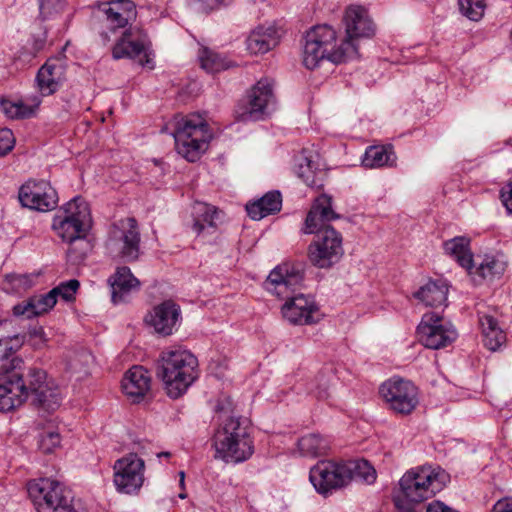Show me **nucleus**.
<instances>
[{
  "label": "nucleus",
  "mask_w": 512,
  "mask_h": 512,
  "mask_svg": "<svg viewBox=\"0 0 512 512\" xmlns=\"http://www.w3.org/2000/svg\"><path fill=\"white\" fill-rule=\"evenodd\" d=\"M488 336L482 337L484 346L490 351L499 350L506 342V333L503 329L489 331Z\"/></svg>",
  "instance_id": "45"
},
{
  "label": "nucleus",
  "mask_w": 512,
  "mask_h": 512,
  "mask_svg": "<svg viewBox=\"0 0 512 512\" xmlns=\"http://www.w3.org/2000/svg\"><path fill=\"white\" fill-rule=\"evenodd\" d=\"M66 67L58 58H50L39 69L36 82L42 96L54 94L65 80Z\"/></svg>",
  "instance_id": "23"
},
{
  "label": "nucleus",
  "mask_w": 512,
  "mask_h": 512,
  "mask_svg": "<svg viewBox=\"0 0 512 512\" xmlns=\"http://www.w3.org/2000/svg\"><path fill=\"white\" fill-rule=\"evenodd\" d=\"M478 324L481 330L482 337L488 336L489 331L502 329L498 324V311L493 307L478 304L477 306Z\"/></svg>",
  "instance_id": "39"
},
{
  "label": "nucleus",
  "mask_w": 512,
  "mask_h": 512,
  "mask_svg": "<svg viewBox=\"0 0 512 512\" xmlns=\"http://www.w3.org/2000/svg\"><path fill=\"white\" fill-rule=\"evenodd\" d=\"M26 378L29 396L32 397L35 406L47 412H52L60 406V390L52 380H48L44 370L30 368Z\"/></svg>",
  "instance_id": "17"
},
{
  "label": "nucleus",
  "mask_w": 512,
  "mask_h": 512,
  "mask_svg": "<svg viewBox=\"0 0 512 512\" xmlns=\"http://www.w3.org/2000/svg\"><path fill=\"white\" fill-rule=\"evenodd\" d=\"M445 252L453 257L461 267L471 270L474 267L470 250V239L464 236L454 237L444 243Z\"/></svg>",
  "instance_id": "33"
},
{
  "label": "nucleus",
  "mask_w": 512,
  "mask_h": 512,
  "mask_svg": "<svg viewBox=\"0 0 512 512\" xmlns=\"http://www.w3.org/2000/svg\"><path fill=\"white\" fill-rule=\"evenodd\" d=\"M293 171L307 186L320 188L323 186L322 171L318 169L311 155L303 150L294 157Z\"/></svg>",
  "instance_id": "26"
},
{
  "label": "nucleus",
  "mask_w": 512,
  "mask_h": 512,
  "mask_svg": "<svg viewBox=\"0 0 512 512\" xmlns=\"http://www.w3.org/2000/svg\"><path fill=\"white\" fill-rule=\"evenodd\" d=\"M449 482V475L441 468L423 466L406 472L400 479L401 496L394 499L403 512H414L413 503L432 498Z\"/></svg>",
  "instance_id": "4"
},
{
  "label": "nucleus",
  "mask_w": 512,
  "mask_h": 512,
  "mask_svg": "<svg viewBox=\"0 0 512 512\" xmlns=\"http://www.w3.org/2000/svg\"><path fill=\"white\" fill-rule=\"evenodd\" d=\"M459 10L462 15L472 21L480 20L485 12V0H458Z\"/></svg>",
  "instance_id": "41"
},
{
  "label": "nucleus",
  "mask_w": 512,
  "mask_h": 512,
  "mask_svg": "<svg viewBox=\"0 0 512 512\" xmlns=\"http://www.w3.org/2000/svg\"><path fill=\"white\" fill-rule=\"evenodd\" d=\"M274 102L273 82L267 78L261 79L248 92L247 101L238 116L242 121L263 119Z\"/></svg>",
  "instance_id": "18"
},
{
  "label": "nucleus",
  "mask_w": 512,
  "mask_h": 512,
  "mask_svg": "<svg viewBox=\"0 0 512 512\" xmlns=\"http://www.w3.org/2000/svg\"><path fill=\"white\" fill-rule=\"evenodd\" d=\"M396 161L395 153L391 146H370L366 149L362 164L366 168H381L392 166Z\"/></svg>",
  "instance_id": "36"
},
{
  "label": "nucleus",
  "mask_w": 512,
  "mask_h": 512,
  "mask_svg": "<svg viewBox=\"0 0 512 512\" xmlns=\"http://www.w3.org/2000/svg\"><path fill=\"white\" fill-rule=\"evenodd\" d=\"M19 200L29 209L46 212L56 207L58 196L50 183L44 180H29L21 186Z\"/></svg>",
  "instance_id": "19"
},
{
  "label": "nucleus",
  "mask_w": 512,
  "mask_h": 512,
  "mask_svg": "<svg viewBox=\"0 0 512 512\" xmlns=\"http://www.w3.org/2000/svg\"><path fill=\"white\" fill-rule=\"evenodd\" d=\"M419 341L429 349H441L452 344L458 334L454 326L440 315L430 312L423 315L417 328Z\"/></svg>",
  "instance_id": "16"
},
{
  "label": "nucleus",
  "mask_w": 512,
  "mask_h": 512,
  "mask_svg": "<svg viewBox=\"0 0 512 512\" xmlns=\"http://www.w3.org/2000/svg\"><path fill=\"white\" fill-rule=\"evenodd\" d=\"M215 457L226 463H241L254 453V443L249 426L238 417L225 419L213 438Z\"/></svg>",
  "instance_id": "5"
},
{
  "label": "nucleus",
  "mask_w": 512,
  "mask_h": 512,
  "mask_svg": "<svg viewBox=\"0 0 512 512\" xmlns=\"http://www.w3.org/2000/svg\"><path fill=\"white\" fill-rule=\"evenodd\" d=\"M198 59L201 68L208 73L220 72L231 66L230 61H228L224 56L207 47H201L199 49Z\"/></svg>",
  "instance_id": "38"
},
{
  "label": "nucleus",
  "mask_w": 512,
  "mask_h": 512,
  "mask_svg": "<svg viewBox=\"0 0 512 512\" xmlns=\"http://www.w3.org/2000/svg\"><path fill=\"white\" fill-rule=\"evenodd\" d=\"M315 394L320 399H325L329 396V394H328V379H326L323 383H321L317 387Z\"/></svg>",
  "instance_id": "53"
},
{
  "label": "nucleus",
  "mask_w": 512,
  "mask_h": 512,
  "mask_svg": "<svg viewBox=\"0 0 512 512\" xmlns=\"http://www.w3.org/2000/svg\"><path fill=\"white\" fill-rule=\"evenodd\" d=\"M151 377L142 366H133L122 379L124 393L134 400L142 399L150 390Z\"/></svg>",
  "instance_id": "25"
},
{
  "label": "nucleus",
  "mask_w": 512,
  "mask_h": 512,
  "mask_svg": "<svg viewBox=\"0 0 512 512\" xmlns=\"http://www.w3.org/2000/svg\"><path fill=\"white\" fill-rule=\"evenodd\" d=\"M186 497H187L186 493H180L179 494V498H181V499H185Z\"/></svg>",
  "instance_id": "57"
},
{
  "label": "nucleus",
  "mask_w": 512,
  "mask_h": 512,
  "mask_svg": "<svg viewBox=\"0 0 512 512\" xmlns=\"http://www.w3.org/2000/svg\"><path fill=\"white\" fill-rule=\"evenodd\" d=\"M172 135L179 155L189 162L197 161L206 151L212 132L206 120L199 114L176 116Z\"/></svg>",
  "instance_id": "7"
},
{
  "label": "nucleus",
  "mask_w": 512,
  "mask_h": 512,
  "mask_svg": "<svg viewBox=\"0 0 512 512\" xmlns=\"http://www.w3.org/2000/svg\"><path fill=\"white\" fill-rule=\"evenodd\" d=\"M79 285L80 284L78 280L71 279L67 282L59 284L57 287L50 290V293L56 300L60 296L65 301H71L74 299L75 294L79 288Z\"/></svg>",
  "instance_id": "42"
},
{
  "label": "nucleus",
  "mask_w": 512,
  "mask_h": 512,
  "mask_svg": "<svg viewBox=\"0 0 512 512\" xmlns=\"http://www.w3.org/2000/svg\"><path fill=\"white\" fill-rule=\"evenodd\" d=\"M30 339L36 348L45 346L47 342V337L42 327L34 328L30 333Z\"/></svg>",
  "instance_id": "49"
},
{
  "label": "nucleus",
  "mask_w": 512,
  "mask_h": 512,
  "mask_svg": "<svg viewBox=\"0 0 512 512\" xmlns=\"http://www.w3.org/2000/svg\"><path fill=\"white\" fill-rule=\"evenodd\" d=\"M379 393L388 408L401 415H408L418 405V389L409 380L393 377L383 382Z\"/></svg>",
  "instance_id": "14"
},
{
  "label": "nucleus",
  "mask_w": 512,
  "mask_h": 512,
  "mask_svg": "<svg viewBox=\"0 0 512 512\" xmlns=\"http://www.w3.org/2000/svg\"><path fill=\"white\" fill-rule=\"evenodd\" d=\"M491 512H512V498L499 499L492 507Z\"/></svg>",
  "instance_id": "50"
},
{
  "label": "nucleus",
  "mask_w": 512,
  "mask_h": 512,
  "mask_svg": "<svg viewBox=\"0 0 512 512\" xmlns=\"http://www.w3.org/2000/svg\"><path fill=\"white\" fill-rule=\"evenodd\" d=\"M341 49V42H336V32L328 25H318L307 32L303 50V64L312 70L325 58L341 63L346 60H335L333 54Z\"/></svg>",
  "instance_id": "11"
},
{
  "label": "nucleus",
  "mask_w": 512,
  "mask_h": 512,
  "mask_svg": "<svg viewBox=\"0 0 512 512\" xmlns=\"http://www.w3.org/2000/svg\"><path fill=\"white\" fill-rule=\"evenodd\" d=\"M108 283L114 304L127 301L133 292L140 289V281L126 266L117 267L116 271L108 278Z\"/></svg>",
  "instance_id": "24"
},
{
  "label": "nucleus",
  "mask_w": 512,
  "mask_h": 512,
  "mask_svg": "<svg viewBox=\"0 0 512 512\" xmlns=\"http://www.w3.org/2000/svg\"><path fill=\"white\" fill-rule=\"evenodd\" d=\"M113 472V483L117 492L136 495L145 480V462L136 453H129L115 461Z\"/></svg>",
  "instance_id": "15"
},
{
  "label": "nucleus",
  "mask_w": 512,
  "mask_h": 512,
  "mask_svg": "<svg viewBox=\"0 0 512 512\" xmlns=\"http://www.w3.org/2000/svg\"><path fill=\"white\" fill-rule=\"evenodd\" d=\"M315 239L308 247V257L318 268H330L344 254L342 235L334 228L316 231Z\"/></svg>",
  "instance_id": "13"
},
{
  "label": "nucleus",
  "mask_w": 512,
  "mask_h": 512,
  "mask_svg": "<svg viewBox=\"0 0 512 512\" xmlns=\"http://www.w3.org/2000/svg\"><path fill=\"white\" fill-rule=\"evenodd\" d=\"M282 207V196L279 191H270L259 200L246 205L248 215L253 220H260L270 214L277 213Z\"/></svg>",
  "instance_id": "31"
},
{
  "label": "nucleus",
  "mask_w": 512,
  "mask_h": 512,
  "mask_svg": "<svg viewBox=\"0 0 512 512\" xmlns=\"http://www.w3.org/2000/svg\"><path fill=\"white\" fill-rule=\"evenodd\" d=\"M21 345V341L17 335H11L8 332L2 333L0 337V359L9 357Z\"/></svg>",
  "instance_id": "43"
},
{
  "label": "nucleus",
  "mask_w": 512,
  "mask_h": 512,
  "mask_svg": "<svg viewBox=\"0 0 512 512\" xmlns=\"http://www.w3.org/2000/svg\"><path fill=\"white\" fill-rule=\"evenodd\" d=\"M376 477V470L364 459L319 461L311 468L309 475L316 491L324 495L342 489L352 481L372 484Z\"/></svg>",
  "instance_id": "2"
},
{
  "label": "nucleus",
  "mask_w": 512,
  "mask_h": 512,
  "mask_svg": "<svg viewBox=\"0 0 512 512\" xmlns=\"http://www.w3.org/2000/svg\"><path fill=\"white\" fill-rule=\"evenodd\" d=\"M42 100L39 96H32L25 101L0 100V109L10 119H23L33 116L38 110Z\"/></svg>",
  "instance_id": "30"
},
{
  "label": "nucleus",
  "mask_w": 512,
  "mask_h": 512,
  "mask_svg": "<svg viewBox=\"0 0 512 512\" xmlns=\"http://www.w3.org/2000/svg\"><path fill=\"white\" fill-rule=\"evenodd\" d=\"M302 281L303 271L299 265L283 263L270 272L265 287L277 297L287 299L282 306V315L287 321L298 325L316 324L323 314L314 298L303 294L291 296Z\"/></svg>",
  "instance_id": "1"
},
{
  "label": "nucleus",
  "mask_w": 512,
  "mask_h": 512,
  "mask_svg": "<svg viewBox=\"0 0 512 512\" xmlns=\"http://www.w3.org/2000/svg\"><path fill=\"white\" fill-rule=\"evenodd\" d=\"M91 210L87 201L76 196L61 206L53 217L52 229L64 242L80 241L82 246H88L85 239L91 227Z\"/></svg>",
  "instance_id": "8"
},
{
  "label": "nucleus",
  "mask_w": 512,
  "mask_h": 512,
  "mask_svg": "<svg viewBox=\"0 0 512 512\" xmlns=\"http://www.w3.org/2000/svg\"><path fill=\"white\" fill-rule=\"evenodd\" d=\"M194 211L195 220L192 229L197 235L216 228V221L219 215L216 207L206 203H198L194 207Z\"/></svg>",
  "instance_id": "37"
},
{
  "label": "nucleus",
  "mask_w": 512,
  "mask_h": 512,
  "mask_svg": "<svg viewBox=\"0 0 512 512\" xmlns=\"http://www.w3.org/2000/svg\"><path fill=\"white\" fill-rule=\"evenodd\" d=\"M180 486H181L182 489H184V482L180 481Z\"/></svg>",
  "instance_id": "58"
},
{
  "label": "nucleus",
  "mask_w": 512,
  "mask_h": 512,
  "mask_svg": "<svg viewBox=\"0 0 512 512\" xmlns=\"http://www.w3.org/2000/svg\"><path fill=\"white\" fill-rule=\"evenodd\" d=\"M297 447L300 455L316 458L327 454L330 449V441L318 433H310L298 440Z\"/></svg>",
  "instance_id": "35"
},
{
  "label": "nucleus",
  "mask_w": 512,
  "mask_h": 512,
  "mask_svg": "<svg viewBox=\"0 0 512 512\" xmlns=\"http://www.w3.org/2000/svg\"><path fill=\"white\" fill-rule=\"evenodd\" d=\"M36 278L27 274H10L6 276L3 287L7 292L21 294L35 284Z\"/></svg>",
  "instance_id": "40"
},
{
  "label": "nucleus",
  "mask_w": 512,
  "mask_h": 512,
  "mask_svg": "<svg viewBox=\"0 0 512 512\" xmlns=\"http://www.w3.org/2000/svg\"><path fill=\"white\" fill-rule=\"evenodd\" d=\"M162 456L169 457L170 453L169 452H162V453L158 454V457H162Z\"/></svg>",
  "instance_id": "55"
},
{
  "label": "nucleus",
  "mask_w": 512,
  "mask_h": 512,
  "mask_svg": "<svg viewBox=\"0 0 512 512\" xmlns=\"http://www.w3.org/2000/svg\"><path fill=\"white\" fill-rule=\"evenodd\" d=\"M136 16V6L130 0H110L92 5L94 30L103 45H107L120 32L132 25Z\"/></svg>",
  "instance_id": "6"
},
{
  "label": "nucleus",
  "mask_w": 512,
  "mask_h": 512,
  "mask_svg": "<svg viewBox=\"0 0 512 512\" xmlns=\"http://www.w3.org/2000/svg\"><path fill=\"white\" fill-rule=\"evenodd\" d=\"M29 397L27 379L13 370L0 377V411L8 412L20 407Z\"/></svg>",
  "instance_id": "20"
},
{
  "label": "nucleus",
  "mask_w": 512,
  "mask_h": 512,
  "mask_svg": "<svg viewBox=\"0 0 512 512\" xmlns=\"http://www.w3.org/2000/svg\"><path fill=\"white\" fill-rule=\"evenodd\" d=\"M280 36L275 28L259 27L252 31L246 40V48L250 54H264L279 43Z\"/></svg>",
  "instance_id": "29"
},
{
  "label": "nucleus",
  "mask_w": 512,
  "mask_h": 512,
  "mask_svg": "<svg viewBox=\"0 0 512 512\" xmlns=\"http://www.w3.org/2000/svg\"><path fill=\"white\" fill-rule=\"evenodd\" d=\"M340 218V215L333 209L332 197L321 194L312 203L304 221L302 232L312 234L326 228H333L330 222Z\"/></svg>",
  "instance_id": "21"
},
{
  "label": "nucleus",
  "mask_w": 512,
  "mask_h": 512,
  "mask_svg": "<svg viewBox=\"0 0 512 512\" xmlns=\"http://www.w3.org/2000/svg\"><path fill=\"white\" fill-rule=\"evenodd\" d=\"M343 23L345 37L340 41L341 49L333 54L335 60H352L358 57V40L375 35L376 26L368 10L360 5L346 8Z\"/></svg>",
  "instance_id": "9"
},
{
  "label": "nucleus",
  "mask_w": 512,
  "mask_h": 512,
  "mask_svg": "<svg viewBox=\"0 0 512 512\" xmlns=\"http://www.w3.org/2000/svg\"><path fill=\"white\" fill-rule=\"evenodd\" d=\"M120 224L122 229L120 240L123 243L120 256L127 262L135 261L140 252V233L137 221L134 218H127Z\"/></svg>",
  "instance_id": "27"
},
{
  "label": "nucleus",
  "mask_w": 512,
  "mask_h": 512,
  "mask_svg": "<svg viewBox=\"0 0 512 512\" xmlns=\"http://www.w3.org/2000/svg\"><path fill=\"white\" fill-rule=\"evenodd\" d=\"M80 241L68 242L70 244L67 250V257L73 264H78L84 260L87 254L89 245L86 247L79 244Z\"/></svg>",
  "instance_id": "46"
},
{
  "label": "nucleus",
  "mask_w": 512,
  "mask_h": 512,
  "mask_svg": "<svg viewBox=\"0 0 512 512\" xmlns=\"http://www.w3.org/2000/svg\"><path fill=\"white\" fill-rule=\"evenodd\" d=\"M115 39L111 50L114 60L138 58L141 66H147L150 69L154 67L150 41L141 29L130 25Z\"/></svg>",
  "instance_id": "12"
},
{
  "label": "nucleus",
  "mask_w": 512,
  "mask_h": 512,
  "mask_svg": "<svg viewBox=\"0 0 512 512\" xmlns=\"http://www.w3.org/2000/svg\"><path fill=\"white\" fill-rule=\"evenodd\" d=\"M448 295V286L442 281H429L422 286L415 297L426 306L440 307L446 304Z\"/></svg>",
  "instance_id": "32"
},
{
  "label": "nucleus",
  "mask_w": 512,
  "mask_h": 512,
  "mask_svg": "<svg viewBox=\"0 0 512 512\" xmlns=\"http://www.w3.org/2000/svg\"><path fill=\"white\" fill-rule=\"evenodd\" d=\"M56 304V299L50 291L44 295H33L27 300L13 307L15 316H23L27 319L37 317L49 312Z\"/></svg>",
  "instance_id": "28"
},
{
  "label": "nucleus",
  "mask_w": 512,
  "mask_h": 512,
  "mask_svg": "<svg viewBox=\"0 0 512 512\" xmlns=\"http://www.w3.org/2000/svg\"><path fill=\"white\" fill-rule=\"evenodd\" d=\"M15 145L13 132L8 128L0 129V153L2 156L9 153Z\"/></svg>",
  "instance_id": "47"
},
{
  "label": "nucleus",
  "mask_w": 512,
  "mask_h": 512,
  "mask_svg": "<svg viewBox=\"0 0 512 512\" xmlns=\"http://www.w3.org/2000/svg\"><path fill=\"white\" fill-rule=\"evenodd\" d=\"M60 435L53 430L43 431L39 436L38 446L44 453L53 452L60 445Z\"/></svg>",
  "instance_id": "44"
},
{
  "label": "nucleus",
  "mask_w": 512,
  "mask_h": 512,
  "mask_svg": "<svg viewBox=\"0 0 512 512\" xmlns=\"http://www.w3.org/2000/svg\"><path fill=\"white\" fill-rule=\"evenodd\" d=\"M157 376L162 380L167 395L177 399L199 377L198 360L181 346L168 347L159 354Z\"/></svg>",
  "instance_id": "3"
},
{
  "label": "nucleus",
  "mask_w": 512,
  "mask_h": 512,
  "mask_svg": "<svg viewBox=\"0 0 512 512\" xmlns=\"http://www.w3.org/2000/svg\"><path fill=\"white\" fill-rule=\"evenodd\" d=\"M181 318L180 306L172 300H166L156 305L146 316L145 322L156 333L171 335Z\"/></svg>",
  "instance_id": "22"
},
{
  "label": "nucleus",
  "mask_w": 512,
  "mask_h": 512,
  "mask_svg": "<svg viewBox=\"0 0 512 512\" xmlns=\"http://www.w3.org/2000/svg\"><path fill=\"white\" fill-rule=\"evenodd\" d=\"M507 263L503 255H485L478 261L473 269L468 270L472 275H478L482 279H494L500 277L506 270Z\"/></svg>",
  "instance_id": "34"
},
{
  "label": "nucleus",
  "mask_w": 512,
  "mask_h": 512,
  "mask_svg": "<svg viewBox=\"0 0 512 512\" xmlns=\"http://www.w3.org/2000/svg\"><path fill=\"white\" fill-rule=\"evenodd\" d=\"M426 512H459L441 501H433L428 504Z\"/></svg>",
  "instance_id": "51"
},
{
  "label": "nucleus",
  "mask_w": 512,
  "mask_h": 512,
  "mask_svg": "<svg viewBox=\"0 0 512 512\" xmlns=\"http://www.w3.org/2000/svg\"><path fill=\"white\" fill-rule=\"evenodd\" d=\"M198 5H199V9H201L202 11H210L216 7H218V5L221 3L222 0H195Z\"/></svg>",
  "instance_id": "52"
},
{
  "label": "nucleus",
  "mask_w": 512,
  "mask_h": 512,
  "mask_svg": "<svg viewBox=\"0 0 512 512\" xmlns=\"http://www.w3.org/2000/svg\"><path fill=\"white\" fill-rule=\"evenodd\" d=\"M500 198L508 214H512V181L502 187Z\"/></svg>",
  "instance_id": "48"
},
{
  "label": "nucleus",
  "mask_w": 512,
  "mask_h": 512,
  "mask_svg": "<svg viewBox=\"0 0 512 512\" xmlns=\"http://www.w3.org/2000/svg\"><path fill=\"white\" fill-rule=\"evenodd\" d=\"M27 492L38 512H75L71 492L56 480H31Z\"/></svg>",
  "instance_id": "10"
},
{
  "label": "nucleus",
  "mask_w": 512,
  "mask_h": 512,
  "mask_svg": "<svg viewBox=\"0 0 512 512\" xmlns=\"http://www.w3.org/2000/svg\"><path fill=\"white\" fill-rule=\"evenodd\" d=\"M11 324L7 321H0V337H2V333L8 332V328Z\"/></svg>",
  "instance_id": "54"
},
{
  "label": "nucleus",
  "mask_w": 512,
  "mask_h": 512,
  "mask_svg": "<svg viewBox=\"0 0 512 512\" xmlns=\"http://www.w3.org/2000/svg\"><path fill=\"white\" fill-rule=\"evenodd\" d=\"M180 480L181 482H184L185 479V473L183 471L179 472Z\"/></svg>",
  "instance_id": "56"
}]
</instances>
